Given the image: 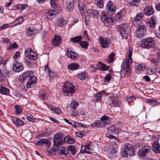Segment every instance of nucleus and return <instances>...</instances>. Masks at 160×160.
I'll use <instances>...</instances> for the list:
<instances>
[{
	"mask_svg": "<svg viewBox=\"0 0 160 160\" xmlns=\"http://www.w3.org/2000/svg\"><path fill=\"white\" fill-rule=\"evenodd\" d=\"M80 45L82 48L87 49L88 46V43L86 41H83L80 42Z\"/></svg>",
	"mask_w": 160,
	"mask_h": 160,
	"instance_id": "48",
	"label": "nucleus"
},
{
	"mask_svg": "<svg viewBox=\"0 0 160 160\" xmlns=\"http://www.w3.org/2000/svg\"><path fill=\"white\" fill-rule=\"evenodd\" d=\"M115 53L112 52L108 56V62L109 63H111L113 61L114 59Z\"/></svg>",
	"mask_w": 160,
	"mask_h": 160,
	"instance_id": "52",
	"label": "nucleus"
},
{
	"mask_svg": "<svg viewBox=\"0 0 160 160\" xmlns=\"http://www.w3.org/2000/svg\"><path fill=\"white\" fill-rule=\"evenodd\" d=\"M76 90L75 83L67 81L63 85L62 92L64 95L70 97L75 93Z\"/></svg>",
	"mask_w": 160,
	"mask_h": 160,
	"instance_id": "2",
	"label": "nucleus"
},
{
	"mask_svg": "<svg viewBox=\"0 0 160 160\" xmlns=\"http://www.w3.org/2000/svg\"><path fill=\"white\" fill-rule=\"evenodd\" d=\"M58 153L60 155H63L65 156H69V151L68 148L65 146H62L58 148L57 150Z\"/></svg>",
	"mask_w": 160,
	"mask_h": 160,
	"instance_id": "14",
	"label": "nucleus"
},
{
	"mask_svg": "<svg viewBox=\"0 0 160 160\" xmlns=\"http://www.w3.org/2000/svg\"><path fill=\"white\" fill-rule=\"evenodd\" d=\"M95 2L99 8H102L103 7V2L102 0H96Z\"/></svg>",
	"mask_w": 160,
	"mask_h": 160,
	"instance_id": "49",
	"label": "nucleus"
},
{
	"mask_svg": "<svg viewBox=\"0 0 160 160\" xmlns=\"http://www.w3.org/2000/svg\"><path fill=\"white\" fill-rule=\"evenodd\" d=\"M44 138L41 139L37 142V145L38 146H42L44 144Z\"/></svg>",
	"mask_w": 160,
	"mask_h": 160,
	"instance_id": "63",
	"label": "nucleus"
},
{
	"mask_svg": "<svg viewBox=\"0 0 160 160\" xmlns=\"http://www.w3.org/2000/svg\"><path fill=\"white\" fill-rule=\"evenodd\" d=\"M156 24V20L155 18H151V20L147 22V25L151 28H154Z\"/></svg>",
	"mask_w": 160,
	"mask_h": 160,
	"instance_id": "31",
	"label": "nucleus"
},
{
	"mask_svg": "<svg viewBox=\"0 0 160 160\" xmlns=\"http://www.w3.org/2000/svg\"><path fill=\"white\" fill-rule=\"evenodd\" d=\"M153 151L157 153H160V145L157 142L155 141L152 145Z\"/></svg>",
	"mask_w": 160,
	"mask_h": 160,
	"instance_id": "23",
	"label": "nucleus"
},
{
	"mask_svg": "<svg viewBox=\"0 0 160 160\" xmlns=\"http://www.w3.org/2000/svg\"><path fill=\"white\" fill-rule=\"evenodd\" d=\"M151 149V147L148 145H145L142 149L138 151V155L141 158H144L148 153L150 152Z\"/></svg>",
	"mask_w": 160,
	"mask_h": 160,
	"instance_id": "9",
	"label": "nucleus"
},
{
	"mask_svg": "<svg viewBox=\"0 0 160 160\" xmlns=\"http://www.w3.org/2000/svg\"><path fill=\"white\" fill-rule=\"evenodd\" d=\"M145 102L152 105L153 107L157 106L158 104V102L156 100H152V99L146 100Z\"/></svg>",
	"mask_w": 160,
	"mask_h": 160,
	"instance_id": "32",
	"label": "nucleus"
},
{
	"mask_svg": "<svg viewBox=\"0 0 160 160\" xmlns=\"http://www.w3.org/2000/svg\"><path fill=\"white\" fill-rule=\"evenodd\" d=\"M108 132L112 133L113 134H117L118 132V130L116 129L114 126H112L109 128H108Z\"/></svg>",
	"mask_w": 160,
	"mask_h": 160,
	"instance_id": "36",
	"label": "nucleus"
},
{
	"mask_svg": "<svg viewBox=\"0 0 160 160\" xmlns=\"http://www.w3.org/2000/svg\"><path fill=\"white\" fill-rule=\"evenodd\" d=\"M87 77L88 74L84 72H83L78 74V78L81 80L85 79Z\"/></svg>",
	"mask_w": 160,
	"mask_h": 160,
	"instance_id": "37",
	"label": "nucleus"
},
{
	"mask_svg": "<svg viewBox=\"0 0 160 160\" xmlns=\"http://www.w3.org/2000/svg\"><path fill=\"white\" fill-rule=\"evenodd\" d=\"M40 98L43 100H45L47 98L46 94L44 91H42L39 92Z\"/></svg>",
	"mask_w": 160,
	"mask_h": 160,
	"instance_id": "46",
	"label": "nucleus"
},
{
	"mask_svg": "<svg viewBox=\"0 0 160 160\" xmlns=\"http://www.w3.org/2000/svg\"><path fill=\"white\" fill-rule=\"evenodd\" d=\"M67 56L71 59L73 60H76L78 58V55L72 52L71 50L68 48V49L67 51L66 52Z\"/></svg>",
	"mask_w": 160,
	"mask_h": 160,
	"instance_id": "16",
	"label": "nucleus"
},
{
	"mask_svg": "<svg viewBox=\"0 0 160 160\" xmlns=\"http://www.w3.org/2000/svg\"><path fill=\"white\" fill-rule=\"evenodd\" d=\"M136 97L134 96H130L128 97L127 98V101H128V102H130L135 100L136 99Z\"/></svg>",
	"mask_w": 160,
	"mask_h": 160,
	"instance_id": "57",
	"label": "nucleus"
},
{
	"mask_svg": "<svg viewBox=\"0 0 160 160\" xmlns=\"http://www.w3.org/2000/svg\"><path fill=\"white\" fill-rule=\"evenodd\" d=\"M128 26L126 24H123L121 25L120 27V32L122 36L126 39L128 37V31L127 30Z\"/></svg>",
	"mask_w": 160,
	"mask_h": 160,
	"instance_id": "10",
	"label": "nucleus"
},
{
	"mask_svg": "<svg viewBox=\"0 0 160 160\" xmlns=\"http://www.w3.org/2000/svg\"><path fill=\"white\" fill-rule=\"evenodd\" d=\"M91 126L93 128H94L95 127H97L98 128L103 127V125H102L100 121H96L95 122L92 124Z\"/></svg>",
	"mask_w": 160,
	"mask_h": 160,
	"instance_id": "38",
	"label": "nucleus"
},
{
	"mask_svg": "<svg viewBox=\"0 0 160 160\" xmlns=\"http://www.w3.org/2000/svg\"><path fill=\"white\" fill-rule=\"evenodd\" d=\"M54 145L58 147L63 143L62 136L61 133L56 134L54 136L53 140Z\"/></svg>",
	"mask_w": 160,
	"mask_h": 160,
	"instance_id": "7",
	"label": "nucleus"
},
{
	"mask_svg": "<svg viewBox=\"0 0 160 160\" xmlns=\"http://www.w3.org/2000/svg\"><path fill=\"white\" fill-rule=\"evenodd\" d=\"M69 150L71 152L72 154L73 155H75L76 154V150L74 146L72 145H69L68 147Z\"/></svg>",
	"mask_w": 160,
	"mask_h": 160,
	"instance_id": "43",
	"label": "nucleus"
},
{
	"mask_svg": "<svg viewBox=\"0 0 160 160\" xmlns=\"http://www.w3.org/2000/svg\"><path fill=\"white\" fill-rule=\"evenodd\" d=\"M44 70L46 72L48 73L50 78H53L56 76V74L55 72H53L50 69L48 65H46L45 66Z\"/></svg>",
	"mask_w": 160,
	"mask_h": 160,
	"instance_id": "22",
	"label": "nucleus"
},
{
	"mask_svg": "<svg viewBox=\"0 0 160 160\" xmlns=\"http://www.w3.org/2000/svg\"><path fill=\"white\" fill-rule=\"evenodd\" d=\"M143 17V14L142 13H140L137 14L135 17L133 19L132 22H136L140 20Z\"/></svg>",
	"mask_w": 160,
	"mask_h": 160,
	"instance_id": "39",
	"label": "nucleus"
},
{
	"mask_svg": "<svg viewBox=\"0 0 160 160\" xmlns=\"http://www.w3.org/2000/svg\"><path fill=\"white\" fill-rule=\"evenodd\" d=\"M15 108L16 110V113L17 114H20L22 112V109L21 107L18 106H15Z\"/></svg>",
	"mask_w": 160,
	"mask_h": 160,
	"instance_id": "51",
	"label": "nucleus"
},
{
	"mask_svg": "<svg viewBox=\"0 0 160 160\" xmlns=\"http://www.w3.org/2000/svg\"><path fill=\"white\" fill-rule=\"evenodd\" d=\"M23 21V18L22 17H20L16 19L13 22L14 26H17L21 24Z\"/></svg>",
	"mask_w": 160,
	"mask_h": 160,
	"instance_id": "30",
	"label": "nucleus"
},
{
	"mask_svg": "<svg viewBox=\"0 0 160 160\" xmlns=\"http://www.w3.org/2000/svg\"><path fill=\"white\" fill-rule=\"evenodd\" d=\"M80 66L76 63H72L69 64L67 66V68L71 71L75 70L79 68Z\"/></svg>",
	"mask_w": 160,
	"mask_h": 160,
	"instance_id": "21",
	"label": "nucleus"
},
{
	"mask_svg": "<svg viewBox=\"0 0 160 160\" xmlns=\"http://www.w3.org/2000/svg\"><path fill=\"white\" fill-rule=\"evenodd\" d=\"M57 23L59 25L62 26L66 24L67 22L62 18H59L57 20Z\"/></svg>",
	"mask_w": 160,
	"mask_h": 160,
	"instance_id": "44",
	"label": "nucleus"
},
{
	"mask_svg": "<svg viewBox=\"0 0 160 160\" xmlns=\"http://www.w3.org/2000/svg\"><path fill=\"white\" fill-rule=\"evenodd\" d=\"M27 6V5L26 4H18L17 6H14V8H15V9H21L20 11L22 12Z\"/></svg>",
	"mask_w": 160,
	"mask_h": 160,
	"instance_id": "35",
	"label": "nucleus"
},
{
	"mask_svg": "<svg viewBox=\"0 0 160 160\" xmlns=\"http://www.w3.org/2000/svg\"><path fill=\"white\" fill-rule=\"evenodd\" d=\"M25 55L28 58L31 60H35L37 59V54L32 51L31 48H27L25 51Z\"/></svg>",
	"mask_w": 160,
	"mask_h": 160,
	"instance_id": "8",
	"label": "nucleus"
},
{
	"mask_svg": "<svg viewBox=\"0 0 160 160\" xmlns=\"http://www.w3.org/2000/svg\"><path fill=\"white\" fill-rule=\"evenodd\" d=\"M12 120L14 123L17 126H19L22 125L24 124L23 122L20 119L14 117L12 119Z\"/></svg>",
	"mask_w": 160,
	"mask_h": 160,
	"instance_id": "26",
	"label": "nucleus"
},
{
	"mask_svg": "<svg viewBox=\"0 0 160 160\" xmlns=\"http://www.w3.org/2000/svg\"><path fill=\"white\" fill-rule=\"evenodd\" d=\"M157 72V70L155 69L151 68H148L147 69V73L148 74L152 75L153 74H155Z\"/></svg>",
	"mask_w": 160,
	"mask_h": 160,
	"instance_id": "54",
	"label": "nucleus"
},
{
	"mask_svg": "<svg viewBox=\"0 0 160 160\" xmlns=\"http://www.w3.org/2000/svg\"><path fill=\"white\" fill-rule=\"evenodd\" d=\"M146 33L145 26L144 25H139L135 32V34L137 38H140L144 36Z\"/></svg>",
	"mask_w": 160,
	"mask_h": 160,
	"instance_id": "6",
	"label": "nucleus"
},
{
	"mask_svg": "<svg viewBox=\"0 0 160 160\" xmlns=\"http://www.w3.org/2000/svg\"><path fill=\"white\" fill-rule=\"evenodd\" d=\"M78 8L82 15H83L85 13V6L84 4L81 2H79L78 4Z\"/></svg>",
	"mask_w": 160,
	"mask_h": 160,
	"instance_id": "27",
	"label": "nucleus"
},
{
	"mask_svg": "<svg viewBox=\"0 0 160 160\" xmlns=\"http://www.w3.org/2000/svg\"><path fill=\"white\" fill-rule=\"evenodd\" d=\"M88 14L92 18H97L98 17L99 14L97 10L90 9L89 11Z\"/></svg>",
	"mask_w": 160,
	"mask_h": 160,
	"instance_id": "19",
	"label": "nucleus"
},
{
	"mask_svg": "<svg viewBox=\"0 0 160 160\" xmlns=\"http://www.w3.org/2000/svg\"><path fill=\"white\" fill-rule=\"evenodd\" d=\"M86 147L87 149L90 150H92L94 148L92 142L91 141L87 143L86 145Z\"/></svg>",
	"mask_w": 160,
	"mask_h": 160,
	"instance_id": "45",
	"label": "nucleus"
},
{
	"mask_svg": "<svg viewBox=\"0 0 160 160\" xmlns=\"http://www.w3.org/2000/svg\"><path fill=\"white\" fill-rule=\"evenodd\" d=\"M125 146H127V148H125L122 153L123 157L127 158L128 155L130 156H133L135 151L133 147L130 144L127 143L125 144Z\"/></svg>",
	"mask_w": 160,
	"mask_h": 160,
	"instance_id": "5",
	"label": "nucleus"
},
{
	"mask_svg": "<svg viewBox=\"0 0 160 160\" xmlns=\"http://www.w3.org/2000/svg\"><path fill=\"white\" fill-rule=\"evenodd\" d=\"M56 0H50V4L51 6L53 8H55L57 7V5L55 3V1Z\"/></svg>",
	"mask_w": 160,
	"mask_h": 160,
	"instance_id": "62",
	"label": "nucleus"
},
{
	"mask_svg": "<svg viewBox=\"0 0 160 160\" xmlns=\"http://www.w3.org/2000/svg\"><path fill=\"white\" fill-rule=\"evenodd\" d=\"M130 73L129 63L127 61H123L121 66L120 76L122 78H125Z\"/></svg>",
	"mask_w": 160,
	"mask_h": 160,
	"instance_id": "4",
	"label": "nucleus"
},
{
	"mask_svg": "<svg viewBox=\"0 0 160 160\" xmlns=\"http://www.w3.org/2000/svg\"><path fill=\"white\" fill-rule=\"evenodd\" d=\"M108 17V15L104 12L102 13L100 15L101 20L104 23H105L106 19H107Z\"/></svg>",
	"mask_w": 160,
	"mask_h": 160,
	"instance_id": "41",
	"label": "nucleus"
},
{
	"mask_svg": "<svg viewBox=\"0 0 160 160\" xmlns=\"http://www.w3.org/2000/svg\"><path fill=\"white\" fill-rule=\"evenodd\" d=\"M6 80V78L0 69V82H3Z\"/></svg>",
	"mask_w": 160,
	"mask_h": 160,
	"instance_id": "55",
	"label": "nucleus"
},
{
	"mask_svg": "<svg viewBox=\"0 0 160 160\" xmlns=\"http://www.w3.org/2000/svg\"><path fill=\"white\" fill-rule=\"evenodd\" d=\"M140 45L143 48L149 49L154 46V41L152 38H144L141 41Z\"/></svg>",
	"mask_w": 160,
	"mask_h": 160,
	"instance_id": "3",
	"label": "nucleus"
},
{
	"mask_svg": "<svg viewBox=\"0 0 160 160\" xmlns=\"http://www.w3.org/2000/svg\"><path fill=\"white\" fill-rule=\"evenodd\" d=\"M123 15L122 14V11H120L118 12L116 15V18L119 19H122L123 18Z\"/></svg>",
	"mask_w": 160,
	"mask_h": 160,
	"instance_id": "59",
	"label": "nucleus"
},
{
	"mask_svg": "<svg viewBox=\"0 0 160 160\" xmlns=\"http://www.w3.org/2000/svg\"><path fill=\"white\" fill-rule=\"evenodd\" d=\"M114 23V21L112 18H109L108 17L106 19V21L105 23L109 25H112Z\"/></svg>",
	"mask_w": 160,
	"mask_h": 160,
	"instance_id": "53",
	"label": "nucleus"
},
{
	"mask_svg": "<svg viewBox=\"0 0 160 160\" xmlns=\"http://www.w3.org/2000/svg\"><path fill=\"white\" fill-rule=\"evenodd\" d=\"M144 13L147 15H150L154 12V10L152 7L151 6L146 7L144 9Z\"/></svg>",
	"mask_w": 160,
	"mask_h": 160,
	"instance_id": "20",
	"label": "nucleus"
},
{
	"mask_svg": "<svg viewBox=\"0 0 160 160\" xmlns=\"http://www.w3.org/2000/svg\"><path fill=\"white\" fill-rule=\"evenodd\" d=\"M105 93L104 91L102 92H101L99 93L96 94L95 95L94 99L97 101H100L101 100L102 95Z\"/></svg>",
	"mask_w": 160,
	"mask_h": 160,
	"instance_id": "33",
	"label": "nucleus"
},
{
	"mask_svg": "<svg viewBox=\"0 0 160 160\" xmlns=\"http://www.w3.org/2000/svg\"><path fill=\"white\" fill-rule=\"evenodd\" d=\"M97 68L101 71H106L109 69V67L100 62L97 64Z\"/></svg>",
	"mask_w": 160,
	"mask_h": 160,
	"instance_id": "24",
	"label": "nucleus"
},
{
	"mask_svg": "<svg viewBox=\"0 0 160 160\" xmlns=\"http://www.w3.org/2000/svg\"><path fill=\"white\" fill-rule=\"evenodd\" d=\"M0 93L3 94L8 95L9 93V90L6 88L2 87L0 88Z\"/></svg>",
	"mask_w": 160,
	"mask_h": 160,
	"instance_id": "34",
	"label": "nucleus"
},
{
	"mask_svg": "<svg viewBox=\"0 0 160 160\" xmlns=\"http://www.w3.org/2000/svg\"><path fill=\"white\" fill-rule=\"evenodd\" d=\"M62 39L60 36L55 35L54 38L52 41V44L55 46H59L62 42Z\"/></svg>",
	"mask_w": 160,
	"mask_h": 160,
	"instance_id": "17",
	"label": "nucleus"
},
{
	"mask_svg": "<svg viewBox=\"0 0 160 160\" xmlns=\"http://www.w3.org/2000/svg\"><path fill=\"white\" fill-rule=\"evenodd\" d=\"M111 76L110 74H107L104 78V81L109 82L111 79Z\"/></svg>",
	"mask_w": 160,
	"mask_h": 160,
	"instance_id": "61",
	"label": "nucleus"
},
{
	"mask_svg": "<svg viewBox=\"0 0 160 160\" xmlns=\"http://www.w3.org/2000/svg\"><path fill=\"white\" fill-rule=\"evenodd\" d=\"M73 0H68L67 2V8L68 11H71L74 8Z\"/></svg>",
	"mask_w": 160,
	"mask_h": 160,
	"instance_id": "29",
	"label": "nucleus"
},
{
	"mask_svg": "<svg viewBox=\"0 0 160 160\" xmlns=\"http://www.w3.org/2000/svg\"><path fill=\"white\" fill-rule=\"evenodd\" d=\"M109 98L110 99V102L114 106L117 107L120 105L121 103V101L118 100V98L117 96H112L110 97Z\"/></svg>",
	"mask_w": 160,
	"mask_h": 160,
	"instance_id": "15",
	"label": "nucleus"
},
{
	"mask_svg": "<svg viewBox=\"0 0 160 160\" xmlns=\"http://www.w3.org/2000/svg\"><path fill=\"white\" fill-rule=\"evenodd\" d=\"M34 32L32 29L31 28H28L27 30V35L28 36L30 37L34 33Z\"/></svg>",
	"mask_w": 160,
	"mask_h": 160,
	"instance_id": "58",
	"label": "nucleus"
},
{
	"mask_svg": "<svg viewBox=\"0 0 160 160\" xmlns=\"http://www.w3.org/2000/svg\"><path fill=\"white\" fill-rule=\"evenodd\" d=\"M99 41L102 48H108L110 45L111 42L106 38L100 37L99 38Z\"/></svg>",
	"mask_w": 160,
	"mask_h": 160,
	"instance_id": "11",
	"label": "nucleus"
},
{
	"mask_svg": "<svg viewBox=\"0 0 160 160\" xmlns=\"http://www.w3.org/2000/svg\"><path fill=\"white\" fill-rule=\"evenodd\" d=\"M47 13L48 14V15H49L50 16H52L55 14V11L53 10H51L49 11H48V12Z\"/></svg>",
	"mask_w": 160,
	"mask_h": 160,
	"instance_id": "64",
	"label": "nucleus"
},
{
	"mask_svg": "<svg viewBox=\"0 0 160 160\" xmlns=\"http://www.w3.org/2000/svg\"><path fill=\"white\" fill-rule=\"evenodd\" d=\"M106 9L109 14L112 15L115 13L116 8L113 5L112 2L109 1L106 6Z\"/></svg>",
	"mask_w": 160,
	"mask_h": 160,
	"instance_id": "12",
	"label": "nucleus"
},
{
	"mask_svg": "<svg viewBox=\"0 0 160 160\" xmlns=\"http://www.w3.org/2000/svg\"><path fill=\"white\" fill-rule=\"evenodd\" d=\"M117 146L116 142H114L113 145H112V147L110 153L111 154H113L116 153L117 152Z\"/></svg>",
	"mask_w": 160,
	"mask_h": 160,
	"instance_id": "50",
	"label": "nucleus"
},
{
	"mask_svg": "<svg viewBox=\"0 0 160 160\" xmlns=\"http://www.w3.org/2000/svg\"><path fill=\"white\" fill-rule=\"evenodd\" d=\"M80 117L84 119L87 120L89 118L90 115L87 112H84L81 114L80 115Z\"/></svg>",
	"mask_w": 160,
	"mask_h": 160,
	"instance_id": "47",
	"label": "nucleus"
},
{
	"mask_svg": "<svg viewBox=\"0 0 160 160\" xmlns=\"http://www.w3.org/2000/svg\"><path fill=\"white\" fill-rule=\"evenodd\" d=\"M49 108L51 110L53 111L54 113L57 114H60L61 113V110L58 108H55L50 106H49Z\"/></svg>",
	"mask_w": 160,
	"mask_h": 160,
	"instance_id": "40",
	"label": "nucleus"
},
{
	"mask_svg": "<svg viewBox=\"0 0 160 160\" xmlns=\"http://www.w3.org/2000/svg\"><path fill=\"white\" fill-rule=\"evenodd\" d=\"M24 67L22 63L17 61H15L13 63V70L16 72H19L22 71Z\"/></svg>",
	"mask_w": 160,
	"mask_h": 160,
	"instance_id": "13",
	"label": "nucleus"
},
{
	"mask_svg": "<svg viewBox=\"0 0 160 160\" xmlns=\"http://www.w3.org/2000/svg\"><path fill=\"white\" fill-rule=\"evenodd\" d=\"M78 104L76 102H72L70 105V108L73 109H75L78 106Z\"/></svg>",
	"mask_w": 160,
	"mask_h": 160,
	"instance_id": "56",
	"label": "nucleus"
},
{
	"mask_svg": "<svg viewBox=\"0 0 160 160\" xmlns=\"http://www.w3.org/2000/svg\"><path fill=\"white\" fill-rule=\"evenodd\" d=\"M82 39V37L81 35L77 36L76 37L72 38L70 39V41L71 42H74L75 43H80V42H81Z\"/></svg>",
	"mask_w": 160,
	"mask_h": 160,
	"instance_id": "25",
	"label": "nucleus"
},
{
	"mask_svg": "<svg viewBox=\"0 0 160 160\" xmlns=\"http://www.w3.org/2000/svg\"><path fill=\"white\" fill-rule=\"evenodd\" d=\"M108 117L104 115L100 119V122L103 127H105L107 125L110 123V121L109 120Z\"/></svg>",
	"mask_w": 160,
	"mask_h": 160,
	"instance_id": "18",
	"label": "nucleus"
},
{
	"mask_svg": "<svg viewBox=\"0 0 160 160\" xmlns=\"http://www.w3.org/2000/svg\"><path fill=\"white\" fill-rule=\"evenodd\" d=\"M19 81L23 83L28 81L26 86L28 88L32 87L37 83V79L32 71H29L22 73L19 79Z\"/></svg>",
	"mask_w": 160,
	"mask_h": 160,
	"instance_id": "1",
	"label": "nucleus"
},
{
	"mask_svg": "<svg viewBox=\"0 0 160 160\" xmlns=\"http://www.w3.org/2000/svg\"><path fill=\"white\" fill-rule=\"evenodd\" d=\"M18 47V45L16 43H14L10 45V46L8 48L9 49H13L15 48H17Z\"/></svg>",
	"mask_w": 160,
	"mask_h": 160,
	"instance_id": "60",
	"label": "nucleus"
},
{
	"mask_svg": "<svg viewBox=\"0 0 160 160\" xmlns=\"http://www.w3.org/2000/svg\"><path fill=\"white\" fill-rule=\"evenodd\" d=\"M64 141L68 143L69 144H72L73 143L75 142V139L70 137L69 135H67L64 138Z\"/></svg>",
	"mask_w": 160,
	"mask_h": 160,
	"instance_id": "28",
	"label": "nucleus"
},
{
	"mask_svg": "<svg viewBox=\"0 0 160 160\" xmlns=\"http://www.w3.org/2000/svg\"><path fill=\"white\" fill-rule=\"evenodd\" d=\"M132 48H130L129 49V54H128V59L126 60L125 61H128V63H131L132 62L131 56L132 53Z\"/></svg>",
	"mask_w": 160,
	"mask_h": 160,
	"instance_id": "42",
	"label": "nucleus"
}]
</instances>
